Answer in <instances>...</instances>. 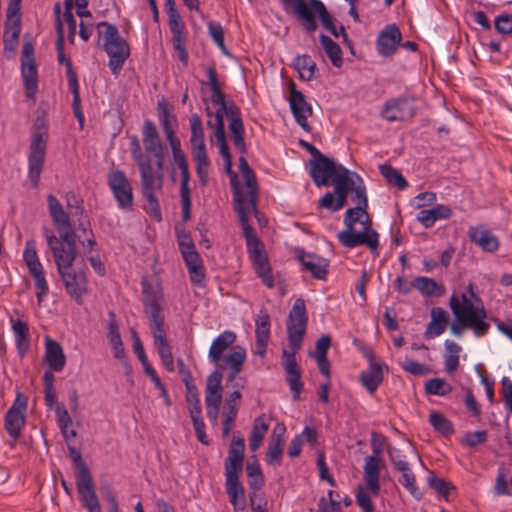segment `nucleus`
Masks as SVG:
<instances>
[{"instance_id":"obj_26","label":"nucleus","mask_w":512,"mask_h":512,"mask_svg":"<svg viewBox=\"0 0 512 512\" xmlns=\"http://www.w3.org/2000/svg\"><path fill=\"white\" fill-rule=\"evenodd\" d=\"M45 361L55 372H61L66 364V357L61 345L51 338L45 340Z\"/></svg>"},{"instance_id":"obj_45","label":"nucleus","mask_w":512,"mask_h":512,"mask_svg":"<svg viewBox=\"0 0 512 512\" xmlns=\"http://www.w3.org/2000/svg\"><path fill=\"white\" fill-rule=\"evenodd\" d=\"M293 67L299 72L300 78L304 81L312 80L317 70L316 63L308 54L296 56L293 60Z\"/></svg>"},{"instance_id":"obj_64","label":"nucleus","mask_w":512,"mask_h":512,"mask_svg":"<svg viewBox=\"0 0 512 512\" xmlns=\"http://www.w3.org/2000/svg\"><path fill=\"white\" fill-rule=\"evenodd\" d=\"M369 494L371 493L369 491L366 492L362 486L357 488L355 499L362 512H374L375 510Z\"/></svg>"},{"instance_id":"obj_21","label":"nucleus","mask_w":512,"mask_h":512,"mask_svg":"<svg viewBox=\"0 0 512 512\" xmlns=\"http://www.w3.org/2000/svg\"><path fill=\"white\" fill-rule=\"evenodd\" d=\"M382 465V458L378 456L369 455L365 458L364 480L367 490L372 496H378L380 493V469Z\"/></svg>"},{"instance_id":"obj_5","label":"nucleus","mask_w":512,"mask_h":512,"mask_svg":"<svg viewBox=\"0 0 512 512\" xmlns=\"http://www.w3.org/2000/svg\"><path fill=\"white\" fill-rule=\"evenodd\" d=\"M286 10H292L304 30L314 32L317 27L318 15L322 25L334 36L338 37L332 16L321 0H281Z\"/></svg>"},{"instance_id":"obj_38","label":"nucleus","mask_w":512,"mask_h":512,"mask_svg":"<svg viewBox=\"0 0 512 512\" xmlns=\"http://www.w3.org/2000/svg\"><path fill=\"white\" fill-rule=\"evenodd\" d=\"M55 415L61 434L68 445L72 439L77 437V432L76 430L69 428V426L72 424V418L63 403L56 405Z\"/></svg>"},{"instance_id":"obj_12","label":"nucleus","mask_w":512,"mask_h":512,"mask_svg":"<svg viewBox=\"0 0 512 512\" xmlns=\"http://www.w3.org/2000/svg\"><path fill=\"white\" fill-rule=\"evenodd\" d=\"M245 203L246 199L244 193L234 184V208L239 216V222L243 229L249 258H252L265 253V248L258 236L254 233L252 226L249 224Z\"/></svg>"},{"instance_id":"obj_37","label":"nucleus","mask_w":512,"mask_h":512,"mask_svg":"<svg viewBox=\"0 0 512 512\" xmlns=\"http://www.w3.org/2000/svg\"><path fill=\"white\" fill-rule=\"evenodd\" d=\"M30 275L35 281V294L38 304H41L43 298L48 294L49 286L45 278L44 269L40 261L27 265Z\"/></svg>"},{"instance_id":"obj_62","label":"nucleus","mask_w":512,"mask_h":512,"mask_svg":"<svg viewBox=\"0 0 512 512\" xmlns=\"http://www.w3.org/2000/svg\"><path fill=\"white\" fill-rule=\"evenodd\" d=\"M159 120L166 135L170 132H174L173 122H176V118L169 114L167 106L164 102L158 103Z\"/></svg>"},{"instance_id":"obj_61","label":"nucleus","mask_w":512,"mask_h":512,"mask_svg":"<svg viewBox=\"0 0 512 512\" xmlns=\"http://www.w3.org/2000/svg\"><path fill=\"white\" fill-rule=\"evenodd\" d=\"M56 32H57V40H56V50H57V56L58 61L60 64H65V67L67 68V63H70L71 69L73 70L72 61L69 58H66L64 53V31H63V25L60 19L57 20L56 25Z\"/></svg>"},{"instance_id":"obj_50","label":"nucleus","mask_w":512,"mask_h":512,"mask_svg":"<svg viewBox=\"0 0 512 512\" xmlns=\"http://www.w3.org/2000/svg\"><path fill=\"white\" fill-rule=\"evenodd\" d=\"M192 283H201L204 280L205 273L199 254L191 255L188 253L187 257L183 258Z\"/></svg>"},{"instance_id":"obj_11","label":"nucleus","mask_w":512,"mask_h":512,"mask_svg":"<svg viewBox=\"0 0 512 512\" xmlns=\"http://www.w3.org/2000/svg\"><path fill=\"white\" fill-rule=\"evenodd\" d=\"M357 223L355 219H344L346 229L338 233L339 242L348 248H355L360 245H366L374 255H378L379 235L371 228L370 223L364 225L362 232H356L354 225Z\"/></svg>"},{"instance_id":"obj_20","label":"nucleus","mask_w":512,"mask_h":512,"mask_svg":"<svg viewBox=\"0 0 512 512\" xmlns=\"http://www.w3.org/2000/svg\"><path fill=\"white\" fill-rule=\"evenodd\" d=\"M145 312L150 319V329L154 339V345L167 342L164 318L160 313L158 302L156 300H150L145 305Z\"/></svg>"},{"instance_id":"obj_63","label":"nucleus","mask_w":512,"mask_h":512,"mask_svg":"<svg viewBox=\"0 0 512 512\" xmlns=\"http://www.w3.org/2000/svg\"><path fill=\"white\" fill-rule=\"evenodd\" d=\"M224 114L225 112L216 111L213 117L207 121V127L213 131L214 138L225 135Z\"/></svg>"},{"instance_id":"obj_36","label":"nucleus","mask_w":512,"mask_h":512,"mask_svg":"<svg viewBox=\"0 0 512 512\" xmlns=\"http://www.w3.org/2000/svg\"><path fill=\"white\" fill-rule=\"evenodd\" d=\"M189 123L191 129V152H207L205 145L204 129L200 116L198 114H192L189 119Z\"/></svg>"},{"instance_id":"obj_54","label":"nucleus","mask_w":512,"mask_h":512,"mask_svg":"<svg viewBox=\"0 0 512 512\" xmlns=\"http://www.w3.org/2000/svg\"><path fill=\"white\" fill-rule=\"evenodd\" d=\"M54 381L55 377L52 371H45L43 375V383H44V400L45 404L49 409L56 407L58 403H56L57 396L54 389Z\"/></svg>"},{"instance_id":"obj_53","label":"nucleus","mask_w":512,"mask_h":512,"mask_svg":"<svg viewBox=\"0 0 512 512\" xmlns=\"http://www.w3.org/2000/svg\"><path fill=\"white\" fill-rule=\"evenodd\" d=\"M429 488L433 489L438 496L448 499L449 492L455 489V486L443 478L436 476L434 472H430L427 478Z\"/></svg>"},{"instance_id":"obj_3","label":"nucleus","mask_w":512,"mask_h":512,"mask_svg":"<svg viewBox=\"0 0 512 512\" xmlns=\"http://www.w3.org/2000/svg\"><path fill=\"white\" fill-rule=\"evenodd\" d=\"M452 313L457 323L450 325L451 332L460 337L463 329H471L476 337L485 336L490 324L486 322L487 312L483 305L475 306L466 294L461 295V299L455 293L450 297L449 301Z\"/></svg>"},{"instance_id":"obj_48","label":"nucleus","mask_w":512,"mask_h":512,"mask_svg":"<svg viewBox=\"0 0 512 512\" xmlns=\"http://www.w3.org/2000/svg\"><path fill=\"white\" fill-rule=\"evenodd\" d=\"M268 428L269 426L265 422V415H260L255 419L249 437V448L252 452H255L259 449L268 431Z\"/></svg>"},{"instance_id":"obj_6","label":"nucleus","mask_w":512,"mask_h":512,"mask_svg":"<svg viewBox=\"0 0 512 512\" xmlns=\"http://www.w3.org/2000/svg\"><path fill=\"white\" fill-rule=\"evenodd\" d=\"M141 176L142 194L147 204L144 210L157 222L162 221L160 204L155 192L163 185V160H157L153 165L151 158L137 164Z\"/></svg>"},{"instance_id":"obj_4","label":"nucleus","mask_w":512,"mask_h":512,"mask_svg":"<svg viewBox=\"0 0 512 512\" xmlns=\"http://www.w3.org/2000/svg\"><path fill=\"white\" fill-rule=\"evenodd\" d=\"M207 76L210 84L212 95V102L219 105L217 111L225 112L229 120V130L235 148L243 154L247 153V147L244 140V124L241 117V112L234 101L226 102L225 94L221 91L217 73L214 67H208Z\"/></svg>"},{"instance_id":"obj_2","label":"nucleus","mask_w":512,"mask_h":512,"mask_svg":"<svg viewBox=\"0 0 512 512\" xmlns=\"http://www.w3.org/2000/svg\"><path fill=\"white\" fill-rule=\"evenodd\" d=\"M307 323L308 316L305 301L302 298H298L295 300L286 322L290 351L287 349H283L282 351V365L285 369L286 380L295 401L300 400V394L303 391L301 372L295 355L302 346Z\"/></svg>"},{"instance_id":"obj_8","label":"nucleus","mask_w":512,"mask_h":512,"mask_svg":"<svg viewBox=\"0 0 512 512\" xmlns=\"http://www.w3.org/2000/svg\"><path fill=\"white\" fill-rule=\"evenodd\" d=\"M98 37L104 39V49L109 56V68L115 75L123 67L126 59L130 55L128 43L119 35L115 25L106 21L97 24Z\"/></svg>"},{"instance_id":"obj_19","label":"nucleus","mask_w":512,"mask_h":512,"mask_svg":"<svg viewBox=\"0 0 512 512\" xmlns=\"http://www.w3.org/2000/svg\"><path fill=\"white\" fill-rule=\"evenodd\" d=\"M402 39L399 28L395 25L386 26L378 35L377 49L382 56H392Z\"/></svg>"},{"instance_id":"obj_10","label":"nucleus","mask_w":512,"mask_h":512,"mask_svg":"<svg viewBox=\"0 0 512 512\" xmlns=\"http://www.w3.org/2000/svg\"><path fill=\"white\" fill-rule=\"evenodd\" d=\"M310 177L317 187H327L335 184L340 176L348 177L351 170L341 164H336L324 154L317 159L309 160Z\"/></svg>"},{"instance_id":"obj_56","label":"nucleus","mask_w":512,"mask_h":512,"mask_svg":"<svg viewBox=\"0 0 512 512\" xmlns=\"http://www.w3.org/2000/svg\"><path fill=\"white\" fill-rule=\"evenodd\" d=\"M401 473L398 481L399 483L406 488L410 494L415 497L417 500L422 498V494L419 492L418 487L416 486V478L409 465L405 470H397Z\"/></svg>"},{"instance_id":"obj_24","label":"nucleus","mask_w":512,"mask_h":512,"mask_svg":"<svg viewBox=\"0 0 512 512\" xmlns=\"http://www.w3.org/2000/svg\"><path fill=\"white\" fill-rule=\"evenodd\" d=\"M468 236L471 242L486 252H495L499 248L498 238L483 226L470 227Z\"/></svg>"},{"instance_id":"obj_49","label":"nucleus","mask_w":512,"mask_h":512,"mask_svg":"<svg viewBox=\"0 0 512 512\" xmlns=\"http://www.w3.org/2000/svg\"><path fill=\"white\" fill-rule=\"evenodd\" d=\"M319 40L332 65L340 68L343 64L342 50L340 46L325 34H320Z\"/></svg>"},{"instance_id":"obj_34","label":"nucleus","mask_w":512,"mask_h":512,"mask_svg":"<svg viewBox=\"0 0 512 512\" xmlns=\"http://www.w3.org/2000/svg\"><path fill=\"white\" fill-rule=\"evenodd\" d=\"M181 172V185H180V197H181V206H182V220L183 222H187L191 218V197H190V188H189V168L188 163L182 166H179Z\"/></svg>"},{"instance_id":"obj_7","label":"nucleus","mask_w":512,"mask_h":512,"mask_svg":"<svg viewBox=\"0 0 512 512\" xmlns=\"http://www.w3.org/2000/svg\"><path fill=\"white\" fill-rule=\"evenodd\" d=\"M65 202L67 211L64 210L63 205L53 194L47 196L49 214L59 233L58 238H61V233L68 231L69 228L76 242V234L72 227L70 217H83L85 212L83 200L75 192L68 191L65 194Z\"/></svg>"},{"instance_id":"obj_25","label":"nucleus","mask_w":512,"mask_h":512,"mask_svg":"<svg viewBox=\"0 0 512 512\" xmlns=\"http://www.w3.org/2000/svg\"><path fill=\"white\" fill-rule=\"evenodd\" d=\"M255 336L257 354L264 356L270 336V316L265 310H261L255 320Z\"/></svg>"},{"instance_id":"obj_52","label":"nucleus","mask_w":512,"mask_h":512,"mask_svg":"<svg viewBox=\"0 0 512 512\" xmlns=\"http://www.w3.org/2000/svg\"><path fill=\"white\" fill-rule=\"evenodd\" d=\"M429 423L431 426L442 435L448 436L454 433L452 422L443 414L433 411L429 415Z\"/></svg>"},{"instance_id":"obj_59","label":"nucleus","mask_w":512,"mask_h":512,"mask_svg":"<svg viewBox=\"0 0 512 512\" xmlns=\"http://www.w3.org/2000/svg\"><path fill=\"white\" fill-rule=\"evenodd\" d=\"M67 448L69 451V456L77 468L76 478H82L91 475L89 468L82 459L80 450L71 444H68Z\"/></svg>"},{"instance_id":"obj_18","label":"nucleus","mask_w":512,"mask_h":512,"mask_svg":"<svg viewBox=\"0 0 512 512\" xmlns=\"http://www.w3.org/2000/svg\"><path fill=\"white\" fill-rule=\"evenodd\" d=\"M76 487L82 506L86 508L88 512H101L92 475L76 478Z\"/></svg>"},{"instance_id":"obj_55","label":"nucleus","mask_w":512,"mask_h":512,"mask_svg":"<svg viewBox=\"0 0 512 512\" xmlns=\"http://www.w3.org/2000/svg\"><path fill=\"white\" fill-rule=\"evenodd\" d=\"M242 177H243L245 185L248 189L249 204H250L252 210L255 212V214H258V210H257L258 186H257L255 173L253 170H251V171H248L247 173H242Z\"/></svg>"},{"instance_id":"obj_46","label":"nucleus","mask_w":512,"mask_h":512,"mask_svg":"<svg viewBox=\"0 0 512 512\" xmlns=\"http://www.w3.org/2000/svg\"><path fill=\"white\" fill-rule=\"evenodd\" d=\"M12 330L15 335V343L18 351L24 354L29 348V327L27 322L20 319H11Z\"/></svg>"},{"instance_id":"obj_43","label":"nucleus","mask_w":512,"mask_h":512,"mask_svg":"<svg viewBox=\"0 0 512 512\" xmlns=\"http://www.w3.org/2000/svg\"><path fill=\"white\" fill-rule=\"evenodd\" d=\"M67 80H68V86L69 89L72 92L73 95V112L77 120L79 121L80 125L82 126L84 123V116L81 111V105H80V92H79V85H78V79L77 75L74 70L71 69L70 63H67Z\"/></svg>"},{"instance_id":"obj_58","label":"nucleus","mask_w":512,"mask_h":512,"mask_svg":"<svg viewBox=\"0 0 512 512\" xmlns=\"http://www.w3.org/2000/svg\"><path fill=\"white\" fill-rule=\"evenodd\" d=\"M176 231H177V240H178V244H179V249H180V252H181L183 258L187 257L188 253L191 255L197 254V251L195 249V245L193 243L190 233L188 231H186L184 228L181 230H179L177 228Z\"/></svg>"},{"instance_id":"obj_9","label":"nucleus","mask_w":512,"mask_h":512,"mask_svg":"<svg viewBox=\"0 0 512 512\" xmlns=\"http://www.w3.org/2000/svg\"><path fill=\"white\" fill-rule=\"evenodd\" d=\"M48 132L45 122L37 118L34 123V131L31 138L28 155V178L32 187L37 188L44 167Z\"/></svg>"},{"instance_id":"obj_32","label":"nucleus","mask_w":512,"mask_h":512,"mask_svg":"<svg viewBox=\"0 0 512 512\" xmlns=\"http://www.w3.org/2000/svg\"><path fill=\"white\" fill-rule=\"evenodd\" d=\"M226 491L234 511H244L247 507L245 490L239 482V477L226 478Z\"/></svg>"},{"instance_id":"obj_14","label":"nucleus","mask_w":512,"mask_h":512,"mask_svg":"<svg viewBox=\"0 0 512 512\" xmlns=\"http://www.w3.org/2000/svg\"><path fill=\"white\" fill-rule=\"evenodd\" d=\"M108 185L122 209H130L133 205V193L131 184L125 173L115 170L108 175Z\"/></svg>"},{"instance_id":"obj_22","label":"nucleus","mask_w":512,"mask_h":512,"mask_svg":"<svg viewBox=\"0 0 512 512\" xmlns=\"http://www.w3.org/2000/svg\"><path fill=\"white\" fill-rule=\"evenodd\" d=\"M303 270L311 273L318 280H325L328 274L329 261L316 254L301 252L298 255Z\"/></svg>"},{"instance_id":"obj_23","label":"nucleus","mask_w":512,"mask_h":512,"mask_svg":"<svg viewBox=\"0 0 512 512\" xmlns=\"http://www.w3.org/2000/svg\"><path fill=\"white\" fill-rule=\"evenodd\" d=\"M143 143L145 150L151 153L156 161L163 160V147L155 124L151 120H145L143 125Z\"/></svg>"},{"instance_id":"obj_17","label":"nucleus","mask_w":512,"mask_h":512,"mask_svg":"<svg viewBox=\"0 0 512 512\" xmlns=\"http://www.w3.org/2000/svg\"><path fill=\"white\" fill-rule=\"evenodd\" d=\"M245 455V440L242 437H234L231 441L228 457L225 460V477H239L238 473L242 471Z\"/></svg>"},{"instance_id":"obj_27","label":"nucleus","mask_w":512,"mask_h":512,"mask_svg":"<svg viewBox=\"0 0 512 512\" xmlns=\"http://www.w3.org/2000/svg\"><path fill=\"white\" fill-rule=\"evenodd\" d=\"M285 427L277 426L271 435L266 452V462L269 465H279L283 454Z\"/></svg>"},{"instance_id":"obj_60","label":"nucleus","mask_w":512,"mask_h":512,"mask_svg":"<svg viewBox=\"0 0 512 512\" xmlns=\"http://www.w3.org/2000/svg\"><path fill=\"white\" fill-rule=\"evenodd\" d=\"M192 157L196 163V172L201 183L206 184L210 165L207 152L192 153Z\"/></svg>"},{"instance_id":"obj_29","label":"nucleus","mask_w":512,"mask_h":512,"mask_svg":"<svg viewBox=\"0 0 512 512\" xmlns=\"http://www.w3.org/2000/svg\"><path fill=\"white\" fill-rule=\"evenodd\" d=\"M21 76L26 96L34 99L38 91V71L35 61L21 60Z\"/></svg>"},{"instance_id":"obj_42","label":"nucleus","mask_w":512,"mask_h":512,"mask_svg":"<svg viewBox=\"0 0 512 512\" xmlns=\"http://www.w3.org/2000/svg\"><path fill=\"white\" fill-rule=\"evenodd\" d=\"M452 215L449 207L437 205L432 209L422 210L418 214V221L426 228H430L438 219H448Z\"/></svg>"},{"instance_id":"obj_40","label":"nucleus","mask_w":512,"mask_h":512,"mask_svg":"<svg viewBox=\"0 0 512 512\" xmlns=\"http://www.w3.org/2000/svg\"><path fill=\"white\" fill-rule=\"evenodd\" d=\"M108 315L110 318L108 325V339L113 348L114 357L121 360L125 358V349L119 332V326L115 320V313L110 311Z\"/></svg>"},{"instance_id":"obj_13","label":"nucleus","mask_w":512,"mask_h":512,"mask_svg":"<svg viewBox=\"0 0 512 512\" xmlns=\"http://www.w3.org/2000/svg\"><path fill=\"white\" fill-rule=\"evenodd\" d=\"M416 114L414 101L407 97L387 100L381 110V116L388 122L408 121Z\"/></svg>"},{"instance_id":"obj_16","label":"nucleus","mask_w":512,"mask_h":512,"mask_svg":"<svg viewBox=\"0 0 512 512\" xmlns=\"http://www.w3.org/2000/svg\"><path fill=\"white\" fill-rule=\"evenodd\" d=\"M347 180L348 177L340 176L334 185L333 192H327L318 201V208H324L332 212H337L345 207L349 194Z\"/></svg>"},{"instance_id":"obj_33","label":"nucleus","mask_w":512,"mask_h":512,"mask_svg":"<svg viewBox=\"0 0 512 512\" xmlns=\"http://www.w3.org/2000/svg\"><path fill=\"white\" fill-rule=\"evenodd\" d=\"M20 20L6 21L4 26V54L7 58H11L18 46L20 35Z\"/></svg>"},{"instance_id":"obj_15","label":"nucleus","mask_w":512,"mask_h":512,"mask_svg":"<svg viewBox=\"0 0 512 512\" xmlns=\"http://www.w3.org/2000/svg\"><path fill=\"white\" fill-rule=\"evenodd\" d=\"M348 178V189L355 206L346 211L344 219L350 218L357 211L365 212V210H368V197L364 180L354 171H350Z\"/></svg>"},{"instance_id":"obj_47","label":"nucleus","mask_w":512,"mask_h":512,"mask_svg":"<svg viewBox=\"0 0 512 512\" xmlns=\"http://www.w3.org/2000/svg\"><path fill=\"white\" fill-rule=\"evenodd\" d=\"M223 363L219 364V368L224 369L226 367L235 372H241L243 363L246 360V351L241 346L232 347L230 353L222 358Z\"/></svg>"},{"instance_id":"obj_31","label":"nucleus","mask_w":512,"mask_h":512,"mask_svg":"<svg viewBox=\"0 0 512 512\" xmlns=\"http://www.w3.org/2000/svg\"><path fill=\"white\" fill-rule=\"evenodd\" d=\"M383 367L380 363H370L369 368L360 373V381L367 391L372 395L383 381Z\"/></svg>"},{"instance_id":"obj_51","label":"nucleus","mask_w":512,"mask_h":512,"mask_svg":"<svg viewBox=\"0 0 512 512\" xmlns=\"http://www.w3.org/2000/svg\"><path fill=\"white\" fill-rule=\"evenodd\" d=\"M381 175L385 178L388 184L393 185L401 190L408 187L407 180L403 175L389 164H382L379 166Z\"/></svg>"},{"instance_id":"obj_35","label":"nucleus","mask_w":512,"mask_h":512,"mask_svg":"<svg viewBox=\"0 0 512 512\" xmlns=\"http://www.w3.org/2000/svg\"><path fill=\"white\" fill-rule=\"evenodd\" d=\"M289 105L294 119L312 115L311 105L306 101L304 94L296 89L294 82L290 84Z\"/></svg>"},{"instance_id":"obj_1","label":"nucleus","mask_w":512,"mask_h":512,"mask_svg":"<svg viewBox=\"0 0 512 512\" xmlns=\"http://www.w3.org/2000/svg\"><path fill=\"white\" fill-rule=\"evenodd\" d=\"M43 232L67 293L82 304L83 295L87 292V279L84 272L72 269L78 251L70 229L61 233V238H57L48 228H44Z\"/></svg>"},{"instance_id":"obj_39","label":"nucleus","mask_w":512,"mask_h":512,"mask_svg":"<svg viewBox=\"0 0 512 512\" xmlns=\"http://www.w3.org/2000/svg\"><path fill=\"white\" fill-rule=\"evenodd\" d=\"M412 287L426 297H439L445 293L443 285L437 283L434 279L425 276L415 277L412 281Z\"/></svg>"},{"instance_id":"obj_57","label":"nucleus","mask_w":512,"mask_h":512,"mask_svg":"<svg viewBox=\"0 0 512 512\" xmlns=\"http://www.w3.org/2000/svg\"><path fill=\"white\" fill-rule=\"evenodd\" d=\"M425 391L430 395L445 396L452 391V386L444 379L432 378L426 382Z\"/></svg>"},{"instance_id":"obj_44","label":"nucleus","mask_w":512,"mask_h":512,"mask_svg":"<svg viewBox=\"0 0 512 512\" xmlns=\"http://www.w3.org/2000/svg\"><path fill=\"white\" fill-rule=\"evenodd\" d=\"M25 425V415L8 410L4 418V426L11 438L18 439Z\"/></svg>"},{"instance_id":"obj_30","label":"nucleus","mask_w":512,"mask_h":512,"mask_svg":"<svg viewBox=\"0 0 512 512\" xmlns=\"http://www.w3.org/2000/svg\"><path fill=\"white\" fill-rule=\"evenodd\" d=\"M236 341V334L232 331L226 330L218 335L212 342L209 349V358L212 362L218 364L222 358L223 353Z\"/></svg>"},{"instance_id":"obj_28","label":"nucleus","mask_w":512,"mask_h":512,"mask_svg":"<svg viewBox=\"0 0 512 512\" xmlns=\"http://www.w3.org/2000/svg\"><path fill=\"white\" fill-rule=\"evenodd\" d=\"M431 321L425 330V338L432 339L440 336L449 323V314L441 307H434L430 312Z\"/></svg>"},{"instance_id":"obj_41","label":"nucleus","mask_w":512,"mask_h":512,"mask_svg":"<svg viewBox=\"0 0 512 512\" xmlns=\"http://www.w3.org/2000/svg\"><path fill=\"white\" fill-rule=\"evenodd\" d=\"M254 270L261 281L268 287H274V278L272 275L271 266L269 264L268 256L265 253L258 255L257 257L250 258Z\"/></svg>"}]
</instances>
